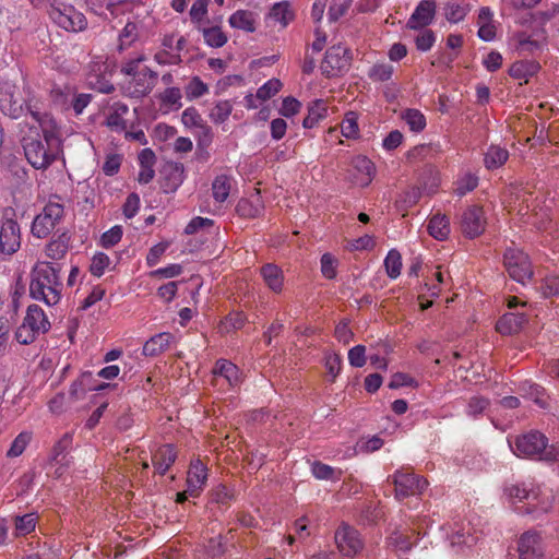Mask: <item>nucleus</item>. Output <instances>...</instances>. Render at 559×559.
<instances>
[{"label":"nucleus","instance_id":"36","mask_svg":"<svg viewBox=\"0 0 559 559\" xmlns=\"http://www.w3.org/2000/svg\"><path fill=\"white\" fill-rule=\"evenodd\" d=\"M269 16L274 20L275 22H278L282 24V26H287L290 21L294 19V12L290 9V4L288 1H282L275 3L270 13Z\"/></svg>","mask_w":559,"mask_h":559},{"label":"nucleus","instance_id":"17","mask_svg":"<svg viewBox=\"0 0 559 559\" xmlns=\"http://www.w3.org/2000/svg\"><path fill=\"white\" fill-rule=\"evenodd\" d=\"M436 14L435 0H421L409 16L406 26L411 29H420L432 23Z\"/></svg>","mask_w":559,"mask_h":559},{"label":"nucleus","instance_id":"56","mask_svg":"<svg viewBox=\"0 0 559 559\" xmlns=\"http://www.w3.org/2000/svg\"><path fill=\"white\" fill-rule=\"evenodd\" d=\"M183 272L181 264H169L165 267H159L150 273L152 278H173L179 276Z\"/></svg>","mask_w":559,"mask_h":559},{"label":"nucleus","instance_id":"3","mask_svg":"<svg viewBox=\"0 0 559 559\" xmlns=\"http://www.w3.org/2000/svg\"><path fill=\"white\" fill-rule=\"evenodd\" d=\"M59 139L50 131H44V140L26 138L23 142L24 154L35 169H46L57 158Z\"/></svg>","mask_w":559,"mask_h":559},{"label":"nucleus","instance_id":"37","mask_svg":"<svg viewBox=\"0 0 559 559\" xmlns=\"http://www.w3.org/2000/svg\"><path fill=\"white\" fill-rule=\"evenodd\" d=\"M520 392L523 397L534 401L540 407H546L544 389L540 385L525 381L520 385Z\"/></svg>","mask_w":559,"mask_h":559},{"label":"nucleus","instance_id":"27","mask_svg":"<svg viewBox=\"0 0 559 559\" xmlns=\"http://www.w3.org/2000/svg\"><path fill=\"white\" fill-rule=\"evenodd\" d=\"M236 211L241 217L254 218L261 215L263 211V203L258 194L249 199H240L236 206Z\"/></svg>","mask_w":559,"mask_h":559},{"label":"nucleus","instance_id":"34","mask_svg":"<svg viewBox=\"0 0 559 559\" xmlns=\"http://www.w3.org/2000/svg\"><path fill=\"white\" fill-rule=\"evenodd\" d=\"M328 114V108L324 100L317 99L308 107V115L302 121L304 128L311 129L316 127L320 120L324 119Z\"/></svg>","mask_w":559,"mask_h":559},{"label":"nucleus","instance_id":"53","mask_svg":"<svg viewBox=\"0 0 559 559\" xmlns=\"http://www.w3.org/2000/svg\"><path fill=\"white\" fill-rule=\"evenodd\" d=\"M71 95L72 88L68 86L64 88L60 86H53L50 91V97L52 102L62 108H68Z\"/></svg>","mask_w":559,"mask_h":559},{"label":"nucleus","instance_id":"11","mask_svg":"<svg viewBox=\"0 0 559 559\" xmlns=\"http://www.w3.org/2000/svg\"><path fill=\"white\" fill-rule=\"evenodd\" d=\"M157 72L147 67L141 69V72L131 76L126 86L128 96L133 98H142L150 94L156 85Z\"/></svg>","mask_w":559,"mask_h":559},{"label":"nucleus","instance_id":"25","mask_svg":"<svg viewBox=\"0 0 559 559\" xmlns=\"http://www.w3.org/2000/svg\"><path fill=\"white\" fill-rule=\"evenodd\" d=\"M174 341V335L169 332L158 333L147 340L143 346L145 356H157L167 350Z\"/></svg>","mask_w":559,"mask_h":559},{"label":"nucleus","instance_id":"2","mask_svg":"<svg viewBox=\"0 0 559 559\" xmlns=\"http://www.w3.org/2000/svg\"><path fill=\"white\" fill-rule=\"evenodd\" d=\"M509 445L518 456L534 457L543 461L559 460V447L548 444V439L539 431H531L519 436Z\"/></svg>","mask_w":559,"mask_h":559},{"label":"nucleus","instance_id":"47","mask_svg":"<svg viewBox=\"0 0 559 559\" xmlns=\"http://www.w3.org/2000/svg\"><path fill=\"white\" fill-rule=\"evenodd\" d=\"M233 105L228 100L218 102L211 110L210 117L215 123H223L231 114Z\"/></svg>","mask_w":559,"mask_h":559},{"label":"nucleus","instance_id":"52","mask_svg":"<svg viewBox=\"0 0 559 559\" xmlns=\"http://www.w3.org/2000/svg\"><path fill=\"white\" fill-rule=\"evenodd\" d=\"M36 519L33 513L15 518V530L17 535H26L35 530Z\"/></svg>","mask_w":559,"mask_h":559},{"label":"nucleus","instance_id":"16","mask_svg":"<svg viewBox=\"0 0 559 559\" xmlns=\"http://www.w3.org/2000/svg\"><path fill=\"white\" fill-rule=\"evenodd\" d=\"M518 551L520 559H548L540 535L534 532H526L521 536Z\"/></svg>","mask_w":559,"mask_h":559},{"label":"nucleus","instance_id":"23","mask_svg":"<svg viewBox=\"0 0 559 559\" xmlns=\"http://www.w3.org/2000/svg\"><path fill=\"white\" fill-rule=\"evenodd\" d=\"M23 323L38 333H46L50 329V322L38 305L28 306Z\"/></svg>","mask_w":559,"mask_h":559},{"label":"nucleus","instance_id":"58","mask_svg":"<svg viewBox=\"0 0 559 559\" xmlns=\"http://www.w3.org/2000/svg\"><path fill=\"white\" fill-rule=\"evenodd\" d=\"M282 87V83L280 80L272 79L269 80L266 83H264L260 88L257 91V98L261 100H266L274 96Z\"/></svg>","mask_w":559,"mask_h":559},{"label":"nucleus","instance_id":"26","mask_svg":"<svg viewBox=\"0 0 559 559\" xmlns=\"http://www.w3.org/2000/svg\"><path fill=\"white\" fill-rule=\"evenodd\" d=\"M213 372L216 377L224 378L230 386L239 384L240 377L238 367L226 359H218Z\"/></svg>","mask_w":559,"mask_h":559},{"label":"nucleus","instance_id":"55","mask_svg":"<svg viewBox=\"0 0 559 559\" xmlns=\"http://www.w3.org/2000/svg\"><path fill=\"white\" fill-rule=\"evenodd\" d=\"M122 227L121 226H114L109 230L105 231L100 237V245L102 247L109 249L117 245L121 238H122Z\"/></svg>","mask_w":559,"mask_h":559},{"label":"nucleus","instance_id":"4","mask_svg":"<svg viewBox=\"0 0 559 559\" xmlns=\"http://www.w3.org/2000/svg\"><path fill=\"white\" fill-rule=\"evenodd\" d=\"M0 111L12 118L19 119L29 112L36 120H40L39 111L32 105L31 100H24L15 84L10 81L0 80Z\"/></svg>","mask_w":559,"mask_h":559},{"label":"nucleus","instance_id":"57","mask_svg":"<svg viewBox=\"0 0 559 559\" xmlns=\"http://www.w3.org/2000/svg\"><path fill=\"white\" fill-rule=\"evenodd\" d=\"M393 67L388 63L374 64L369 72V76L373 81L384 82L391 79Z\"/></svg>","mask_w":559,"mask_h":559},{"label":"nucleus","instance_id":"32","mask_svg":"<svg viewBox=\"0 0 559 559\" xmlns=\"http://www.w3.org/2000/svg\"><path fill=\"white\" fill-rule=\"evenodd\" d=\"M70 236L62 233L46 246V255L52 260H60L64 257L69 248Z\"/></svg>","mask_w":559,"mask_h":559},{"label":"nucleus","instance_id":"18","mask_svg":"<svg viewBox=\"0 0 559 559\" xmlns=\"http://www.w3.org/2000/svg\"><path fill=\"white\" fill-rule=\"evenodd\" d=\"M206 471V466L199 459L191 462L187 477L189 496L197 497L202 490L207 478Z\"/></svg>","mask_w":559,"mask_h":559},{"label":"nucleus","instance_id":"21","mask_svg":"<svg viewBox=\"0 0 559 559\" xmlns=\"http://www.w3.org/2000/svg\"><path fill=\"white\" fill-rule=\"evenodd\" d=\"M260 275L265 285L274 293H281L284 285V274L282 269L274 263H266L261 266Z\"/></svg>","mask_w":559,"mask_h":559},{"label":"nucleus","instance_id":"31","mask_svg":"<svg viewBox=\"0 0 559 559\" xmlns=\"http://www.w3.org/2000/svg\"><path fill=\"white\" fill-rule=\"evenodd\" d=\"M509 158V152L498 145H491L485 153L484 164L489 170L497 169L504 165Z\"/></svg>","mask_w":559,"mask_h":559},{"label":"nucleus","instance_id":"63","mask_svg":"<svg viewBox=\"0 0 559 559\" xmlns=\"http://www.w3.org/2000/svg\"><path fill=\"white\" fill-rule=\"evenodd\" d=\"M311 472L317 479L329 480L334 478L335 469L322 462L316 461L311 466Z\"/></svg>","mask_w":559,"mask_h":559},{"label":"nucleus","instance_id":"44","mask_svg":"<svg viewBox=\"0 0 559 559\" xmlns=\"http://www.w3.org/2000/svg\"><path fill=\"white\" fill-rule=\"evenodd\" d=\"M341 131L347 139H355L358 136L359 128L357 124V115L354 111H349L345 115L341 126Z\"/></svg>","mask_w":559,"mask_h":559},{"label":"nucleus","instance_id":"33","mask_svg":"<svg viewBox=\"0 0 559 559\" xmlns=\"http://www.w3.org/2000/svg\"><path fill=\"white\" fill-rule=\"evenodd\" d=\"M427 228L433 238L443 240L450 234V221L445 215L436 214L430 218Z\"/></svg>","mask_w":559,"mask_h":559},{"label":"nucleus","instance_id":"39","mask_svg":"<svg viewBox=\"0 0 559 559\" xmlns=\"http://www.w3.org/2000/svg\"><path fill=\"white\" fill-rule=\"evenodd\" d=\"M408 528L403 531L396 530L389 538V546L393 547L396 550L408 551L413 547V543L411 540V536L407 533Z\"/></svg>","mask_w":559,"mask_h":559},{"label":"nucleus","instance_id":"45","mask_svg":"<svg viewBox=\"0 0 559 559\" xmlns=\"http://www.w3.org/2000/svg\"><path fill=\"white\" fill-rule=\"evenodd\" d=\"M247 321V317L242 312H231L222 321V330L229 333L241 329Z\"/></svg>","mask_w":559,"mask_h":559},{"label":"nucleus","instance_id":"49","mask_svg":"<svg viewBox=\"0 0 559 559\" xmlns=\"http://www.w3.org/2000/svg\"><path fill=\"white\" fill-rule=\"evenodd\" d=\"M207 92V85L199 76H193L186 86V95L189 99L199 98Z\"/></svg>","mask_w":559,"mask_h":559},{"label":"nucleus","instance_id":"28","mask_svg":"<svg viewBox=\"0 0 559 559\" xmlns=\"http://www.w3.org/2000/svg\"><path fill=\"white\" fill-rule=\"evenodd\" d=\"M539 69V63L534 60H520L510 67L509 74L514 79H524L527 82L528 78L535 75Z\"/></svg>","mask_w":559,"mask_h":559},{"label":"nucleus","instance_id":"48","mask_svg":"<svg viewBox=\"0 0 559 559\" xmlns=\"http://www.w3.org/2000/svg\"><path fill=\"white\" fill-rule=\"evenodd\" d=\"M72 445V436L70 433L63 435V437L56 443L52 450L51 460L56 463H62L66 457L67 451Z\"/></svg>","mask_w":559,"mask_h":559},{"label":"nucleus","instance_id":"8","mask_svg":"<svg viewBox=\"0 0 559 559\" xmlns=\"http://www.w3.org/2000/svg\"><path fill=\"white\" fill-rule=\"evenodd\" d=\"M64 209L60 203L49 202L43 211L35 216L31 233L34 237L46 238L63 217Z\"/></svg>","mask_w":559,"mask_h":559},{"label":"nucleus","instance_id":"46","mask_svg":"<svg viewBox=\"0 0 559 559\" xmlns=\"http://www.w3.org/2000/svg\"><path fill=\"white\" fill-rule=\"evenodd\" d=\"M88 85L98 91L99 93L110 94L115 91L114 84L107 80L104 75L97 73H91L87 78Z\"/></svg>","mask_w":559,"mask_h":559},{"label":"nucleus","instance_id":"41","mask_svg":"<svg viewBox=\"0 0 559 559\" xmlns=\"http://www.w3.org/2000/svg\"><path fill=\"white\" fill-rule=\"evenodd\" d=\"M138 25L133 22H128L119 35V50L130 47L138 39Z\"/></svg>","mask_w":559,"mask_h":559},{"label":"nucleus","instance_id":"6","mask_svg":"<svg viewBox=\"0 0 559 559\" xmlns=\"http://www.w3.org/2000/svg\"><path fill=\"white\" fill-rule=\"evenodd\" d=\"M388 483L394 485V496L397 500L420 495L428 485L426 479L406 468H400L393 475H390Z\"/></svg>","mask_w":559,"mask_h":559},{"label":"nucleus","instance_id":"38","mask_svg":"<svg viewBox=\"0 0 559 559\" xmlns=\"http://www.w3.org/2000/svg\"><path fill=\"white\" fill-rule=\"evenodd\" d=\"M212 191L216 202L226 201L230 191L229 178L225 175L217 176L212 183Z\"/></svg>","mask_w":559,"mask_h":559},{"label":"nucleus","instance_id":"20","mask_svg":"<svg viewBox=\"0 0 559 559\" xmlns=\"http://www.w3.org/2000/svg\"><path fill=\"white\" fill-rule=\"evenodd\" d=\"M129 112V107L124 103L115 102L108 109L106 116V126L116 132H122L127 129L124 117Z\"/></svg>","mask_w":559,"mask_h":559},{"label":"nucleus","instance_id":"9","mask_svg":"<svg viewBox=\"0 0 559 559\" xmlns=\"http://www.w3.org/2000/svg\"><path fill=\"white\" fill-rule=\"evenodd\" d=\"M350 50L343 45H334L330 47L322 62V72L326 76H335L340 72L345 71L350 66Z\"/></svg>","mask_w":559,"mask_h":559},{"label":"nucleus","instance_id":"1","mask_svg":"<svg viewBox=\"0 0 559 559\" xmlns=\"http://www.w3.org/2000/svg\"><path fill=\"white\" fill-rule=\"evenodd\" d=\"M60 270L50 262H40L32 271L29 295L33 299L55 306L60 301Z\"/></svg>","mask_w":559,"mask_h":559},{"label":"nucleus","instance_id":"62","mask_svg":"<svg viewBox=\"0 0 559 559\" xmlns=\"http://www.w3.org/2000/svg\"><path fill=\"white\" fill-rule=\"evenodd\" d=\"M528 487L525 484L522 485H511L506 487L504 491L512 503L516 502H525V498L527 497Z\"/></svg>","mask_w":559,"mask_h":559},{"label":"nucleus","instance_id":"13","mask_svg":"<svg viewBox=\"0 0 559 559\" xmlns=\"http://www.w3.org/2000/svg\"><path fill=\"white\" fill-rule=\"evenodd\" d=\"M486 218L483 207L478 205L468 206L462 214L461 229L468 238H475L485 230Z\"/></svg>","mask_w":559,"mask_h":559},{"label":"nucleus","instance_id":"60","mask_svg":"<svg viewBox=\"0 0 559 559\" xmlns=\"http://www.w3.org/2000/svg\"><path fill=\"white\" fill-rule=\"evenodd\" d=\"M154 60L159 66H173L182 62L180 53H171L169 50L163 48L155 52Z\"/></svg>","mask_w":559,"mask_h":559},{"label":"nucleus","instance_id":"35","mask_svg":"<svg viewBox=\"0 0 559 559\" xmlns=\"http://www.w3.org/2000/svg\"><path fill=\"white\" fill-rule=\"evenodd\" d=\"M450 546L459 551L463 546L472 547L477 538L469 533V530L464 527L453 528L452 533L448 535Z\"/></svg>","mask_w":559,"mask_h":559},{"label":"nucleus","instance_id":"19","mask_svg":"<svg viewBox=\"0 0 559 559\" xmlns=\"http://www.w3.org/2000/svg\"><path fill=\"white\" fill-rule=\"evenodd\" d=\"M527 318L523 312L504 313L497 322L496 329L500 334H515L526 324Z\"/></svg>","mask_w":559,"mask_h":559},{"label":"nucleus","instance_id":"12","mask_svg":"<svg viewBox=\"0 0 559 559\" xmlns=\"http://www.w3.org/2000/svg\"><path fill=\"white\" fill-rule=\"evenodd\" d=\"M21 247L20 226L13 218H5L0 227V253L11 255Z\"/></svg>","mask_w":559,"mask_h":559},{"label":"nucleus","instance_id":"51","mask_svg":"<svg viewBox=\"0 0 559 559\" xmlns=\"http://www.w3.org/2000/svg\"><path fill=\"white\" fill-rule=\"evenodd\" d=\"M540 49V44L530 36L520 35L518 37L516 51L521 56L532 55Z\"/></svg>","mask_w":559,"mask_h":559},{"label":"nucleus","instance_id":"7","mask_svg":"<svg viewBox=\"0 0 559 559\" xmlns=\"http://www.w3.org/2000/svg\"><path fill=\"white\" fill-rule=\"evenodd\" d=\"M504 266L514 281L525 284L533 276L528 255L519 248H508L503 255Z\"/></svg>","mask_w":559,"mask_h":559},{"label":"nucleus","instance_id":"24","mask_svg":"<svg viewBox=\"0 0 559 559\" xmlns=\"http://www.w3.org/2000/svg\"><path fill=\"white\" fill-rule=\"evenodd\" d=\"M177 453L171 444H164L153 455L152 463L159 475H164L175 463Z\"/></svg>","mask_w":559,"mask_h":559},{"label":"nucleus","instance_id":"29","mask_svg":"<svg viewBox=\"0 0 559 559\" xmlns=\"http://www.w3.org/2000/svg\"><path fill=\"white\" fill-rule=\"evenodd\" d=\"M92 376V372L85 371L71 384L69 393L74 400H79L86 391H99L109 386V384L106 383L96 386L90 385Z\"/></svg>","mask_w":559,"mask_h":559},{"label":"nucleus","instance_id":"10","mask_svg":"<svg viewBox=\"0 0 559 559\" xmlns=\"http://www.w3.org/2000/svg\"><path fill=\"white\" fill-rule=\"evenodd\" d=\"M527 493L524 504L515 507L518 513L538 518L550 510L552 506V496L550 493L543 492L540 488H528Z\"/></svg>","mask_w":559,"mask_h":559},{"label":"nucleus","instance_id":"30","mask_svg":"<svg viewBox=\"0 0 559 559\" xmlns=\"http://www.w3.org/2000/svg\"><path fill=\"white\" fill-rule=\"evenodd\" d=\"M229 24L234 28L242 29L248 33L255 31L254 13L248 10H238L229 16Z\"/></svg>","mask_w":559,"mask_h":559},{"label":"nucleus","instance_id":"43","mask_svg":"<svg viewBox=\"0 0 559 559\" xmlns=\"http://www.w3.org/2000/svg\"><path fill=\"white\" fill-rule=\"evenodd\" d=\"M203 37L205 43L211 47H222L227 41V36L223 33V31L217 27H210L203 29Z\"/></svg>","mask_w":559,"mask_h":559},{"label":"nucleus","instance_id":"50","mask_svg":"<svg viewBox=\"0 0 559 559\" xmlns=\"http://www.w3.org/2000/svg\"><path fill=\"white\" fill-rule=\"evenodd\" d=\"M489 406V400L484 396H472L466 406V414L476 417L485 412Z\"/></svg>","mask_w":559,"mask_h":559},{"label":"nucleus","instance_id":"42","mask_svg":"<svg viewBox=\"0 0 559 559\" xmlns=\"http://www.w3.org/2000/svg\"><path fill=\"white\" fill-rule=\"evenodd\" d=\"M403 118L414 132H420L426 127V118L418 109H407Z\"/></svg>","mask_w":559,"mask_h":559},{"label":"nucleus","instance_id":"15","mask_svg":"<svg viewBox=\"0 0 559 559\" xmlns=\"http://www.w3.org/2000/svg\"><path fill=\"white\" fill-rule=\"evenodd\" d=\"M335 543L338 550L347 557L355 556L362 548L359 533L348 525H342L338 527L335 533Z\"/></svg>","mask_w":559,"mask_h":559},{"label":"nucleus","instance_id":"61","mask_svg":"<svg viewBox=\"0 0 559 559\" xmlns=\"http://www.w3.org/2000/svg\"><path fill=\"white\" fill-rule=\"evenodd\" d=\"M29 440H31V437L28 433H25V432L20 433L13 440L10 449L7 452V455L9 457H16V456L21 455L24 452Z\"/></svg>","mask_w":559,"mask_h":559},{"label":"nucleus","instance_id":"22","mask_svg":"<svg viewBox=\"0 0 559 559\" xmlns=\"http://www.w3.org/2000/svg\"><path fill=\"white\" fill-rule=\"evenodd\" d=\"M352 165L354 170L357 173L355 175L356 183L362 187L368 186L376 171L373 163L366 156L359 155L353 158Z\"/></svg>","mask_w":559,"mask_h":559},{"label":"nucleus","instance_id":"5","mask_svg":"<svg viewBox=\"0 0 559 559\" xmlns=\"http://www.w3.org/2000/svg\"><path fill=\"white\" fill-rule=\"evenodd\" d=\"M50 19L58 26L69 32H81L87 25L86 17L78 11L73 5L66 4L60 0H55L48 8Z\"/></svg>","mask_w":559,"mask_h":559},{"label":"nucleus","instance_id":"40","mask_svg":"<svg viewBox=\"0 0 559 559\" xmlns=\"http://www.w3.org/2000/svg\"><path fill=\"white\" fill-rule=\"evenodd\" d=\"M384 266L388 276L392 280L396 278L401 274L402 269L401 253L395 249L390 250L384 259Z\"/></svg>","mask_w":559,"mask_h":559},{"label":"nucleus","instance_id":"64","mask_svg":"<svg viewBox=\"0 0 559 559\" xmlns=\"http://www.w3.org/2000/svg\"><path fill=\"white\" fill-rule=\"evenodd\" d=\"M478 185V178L474 175H465L459 182L455 193L459 197L465 195L467 192L473 191Z\"/></svg>","mask_w":559,"mask_h":559},{"label":"nucleus","instance_id":"59","mask_svg":"<svg viewBox=\"0 0 559 559\" xmlns=\"http://www.w3.org/2000/svg\"><path fill=\"white\" fill-rule=\"evenodd\" d=\"M421 198V191L417 187H412L406 190L397 200L402 209H408L415 205Z\"/></svg>","mask_w":559,"mask_h":559},{"label":"nucleus","instance_id":"54","mask_svg":"<svg viewBox=\"0 0 559 559\" xmlns=\"http://www.w3.org/2000/svg\"><path fill=\"white\" fill-rule=\"evenodd\" d=\"M109 263V257L104 252H98L92 259L90 271L94 276L100 277L105 270L108 267Z\"/></svg>","mask_w":559,"mask_h":559},{"label":"nucleus","instance_id":"14","mask_svg":"<svg viewBox=\"0 0 559 559\" xmlns=\"http://www.w3.org/2000/svg\"><path fill=\"white\" fill-rule=\"evenodd\" d=\"M160 188L165 193H174L185 179V166L177 162H166L160 170Z\"/></svg>","mask_w":559,"mask_h":559}]
</instances>
